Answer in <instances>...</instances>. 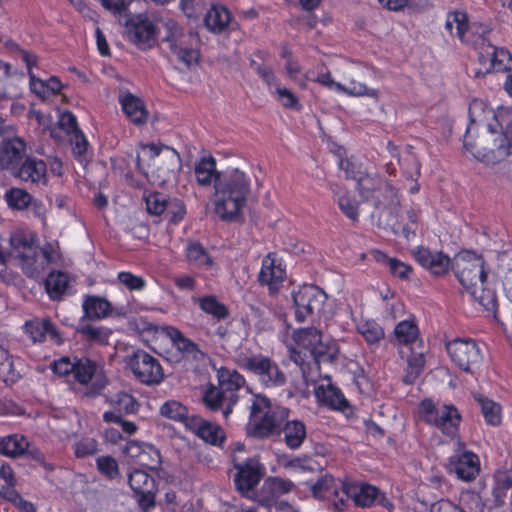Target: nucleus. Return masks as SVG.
Returning a JSON list of instances; mask_svg holds the SVG:
<instances>
[{
    "instance_id": "obj_28",
    "label": "nucleus",
    "mask_w": 512,
    "mask_h": 512,
    "mask_svg": "<svg viewBox=\"0 0 512 512\" xmlns=\"http://www.w3.org/2000/svg\"><path fill=\"white\" fill-rule=\"evenodd\" d=\"M83 318L88 320H101L111 315L112 304L103 297L86 295L82 304Z\"/></svg>"
},
{
    "instance_id": "obj_8",
    "label": "nucleus",
    "mask_w": 512,
    "mask_h": 512,
    "mask_svg": "<svg viewBox=\"0 0 512 512\" xmlns=\"http://www.w3.org/2000/svg\"><path fill=\"white\" fill-rule=\"evenodd\" d=\"M295 318L302 323L309 317L319 315L327 300L326 293L315 285H303L292 293Z\"/></svg>"
},
{
    "instance_id": "obj_37",
    "label": "nucleus",
    "mask_w": 512,
    "mask_h": 512,
    "mask_svg": "<svg viewBox=\"0 0 512 512\" xmlns=\"http://www.w3.org/2000/svg\"><path fill=\"white\" fill-rule=\"evenodd\" d=\"M469 25L466 12L452 11L447 14L445 29L451 36L458 37L461 42L467 40Z\"/></svg>"
},
{
    "instance_id": "obj_13",
    "label": "nucleus",
    "mask_w": 512,
    "mask_h": 512,
    "mask_svg": "<svg viewBox=\"0 0 512 512\" xmlns=\"http://www.w3.org/2000/svg\"><path fill=\"white\" fill-rule=\"evenodd\" d=\"M10 243L13 253L20 259L23 272L28 277L37 278L39 276V268L36 267L38 247L35 242L22 233H16L11 236Z\"/></svg>"
},
{
    "instance_id": "obj_31",
    "label": "nucleus",
    "mask_w": 512,
    "mask_h": 512,
    "mask_svg": "<svg viewBox=\"0 0 512 512\" xmlns=\"http://www.w3.org/2000/svg\"><path fill=\"white\" fill-rule=\"evenodd\" d=\"M283 441L290 449H298L306 439V426L300 420H286L282 429Z\"/></svg>"
},
{
    "instance_id": "obj_49",
    "label": "nucleus",
    "mask_w": 512,
    "mask_h": 512,
    "mask_svg": "<svg viewBox=\"0 0 512 512\" xmlns=\"http://www.w3.org/2000/svg\"><path fill=\"white\" fill-rule=\"evenodd\" d=\"M418 335L419 329L412 320H403L394 329V336L399 344H411L416 341Z\"/></svg>"
},
{
    "instance_id": "obj_45",
    "label": "nucleus",
    "mask_w": 512,
    "mask_h": 512,
    "mask_svg": "<svg viewBox=\"0 0 512 512\" xmlns=\"http://www.w3.org/2000/svg\"><path fill=\"white\" fill-rule=\"evenodd\" d=\"M218 377L219 387L225 394L237 395L236 392L245 384V378L236 370L221 369Z\"/></svg>"
},
{
    "instance_id": "obj_27",
    "label": "nucleus",
    "mask_w": 512,
    "mask_h": 512,
    "mask_svg": "<svg viewBox=\"0 0 512 512\" xmlns=\"http://www.w3.org/2000/svg\"><path fill=\"white\" fill-rule=\"evenodd\" d=\"M196 42V34L183 31L176 40V47H169V49L179 61L189 67L192 63L197 62L199 58L198 51L193 47Z\"/></svg>"
},
{
    "instance_id": "obj_41",
    "label": "nucleus",
    "mask_w": 512,
    "mask_h": 512,
    "mask_svg": "<svg viewBox=\"0 0 512 512\" xmlns=\"http://www.w3.org/2000/svg\"><path fill=\"white\" fill-rule=\"evenodd\" d=\"M475 400L480 406L486 424L490 426H498L501 424V406L498 403L483 395L475 396Z\"/></svg>"
},
{
    "instance_id": "obj_19",
    "label": "nucleus",
    "mask_w": 512,
    "mask_h": 512,
    "mask_svg": "<svg viewBox=\"0 0 512 512\" xmlns=\"http://www.w3.org/2000/svg\"><path fill=\"white\" fill-rule=\"evenodd\" d=\"M495 149H482L476 153L471 151V154L487 165H494L500 162L503 158L512 155V121L509 122L497 138L494 139Z\"/></svg>"
},
{
    "instance_id": "obj_36",
    "label": "nucleus",
    "mask_w": 512,
    "mask_h": 512,
    "mask_svg": "<svg viewBox=\"0 0 512 512\" xmlns=\"http://www.w3.org/2000/svg\"><path fill=\"white\" fill-rule=\"evenodd\" d=\"M219 172L216 169V160L212 156L203 157L194 168L196 181L203 187H209L213 184L215 188V178Z\"/></svg>"
},
{
    "instance_id": "obj_46",
    "label": "nucleus",
    "mask_w": 512,
    "mask_h": 512,
    "mask_svg": "<svg viewBox=\"0 0 512 512\" xmlns=\"http://www.w3.org/2000/svg\"><path fill=\"white\" fill-rule=\"evenodd\" d=\"M485 52L490 60L491 68L497 70H512V54L507 49L498 48L488 43V48Z\"/></svg>"
},
{
    "instance_id": "obj_64",
    "label": "nucleus",
    "mask_w": 512,
    "mask_h": 512,
    "mask_svg": "<svg viewBox=\"0 0 512 512\" xmlns=\"http://www.w3.org/2000/svg\"><path fill=\"white\" fill-rule=\"evenodd\" d=\"M276 94L278 96V100L284 107L297 110L300 109L298 98L291 90L287 89L286 87L277 85Z\"/></svg>"
},
{
    "instance_id": "obj_29",
    "label": "nucleus",
    "mask_w": 512,
    "mask_h": 512,
    "mask_svg": "<svg viewBox=\"0 0 512 512\" xmlns=\"http://www.w3.org/2000/svg\"><path fill=\"white\" fill-rule=\"evenodd\" d=\"M491 27L485 23H470L467 40H464L463 43L472 45L476 50H479V60L483 61L485 58L482 50H486L488 48V43L490 42L489 35L491 33Z\"/></svg>"
},
{
    "instance_id": "obj_56",
    "label": "nucleus",
    "mask_w": 512,
    "mask_h": 512,
    "mask_svg": "<svg viewBox=\"0 0 512 512\" xmlns=\"http://www.w3.org/2000/svg\"><path fill=\"white\" fill-rule=\"evenodd\" d=\"M336 485L335 479L331 475L325 474L311 485V491L315 498H330Z\"/></svg>"
},
{
    "instance_id": "obj_39",
    "label": "nucleus",
    "mask_w": 512,
    "mask_h": 512,
    "mask_svg": "<svg viewBox=\"0 0 512 512\" xmlns=\"http://www.w3.org/2000/svg\"><path fill=\"white\" fill-rule=\"evenodd\" d=\"M230 13L222 6H212L206 13L204 22L212 32H222L230 22Z\"/></svg>"
},
{
    "instance_id": "obj_35",
    "label": "nucleus",
    "mask_w": 512,
    "mask_h": 512,
    "mask_svg": "<svg viewBox=\"0 0 512 512\" xmlns=\"http://www.w3.org/2000/svg\"><path fill=\"white\" fill-rule=\"evenodd\" d=\"M375 259L384 264L392 276L399 278L400 280H410L413 273L411 265L394 257H389L385 252L377 250L374 253Z\"/></svg>"
},
{
    "instance_id": "obj_2",
    "label": "nucleus",
    "mask_w": 512,
    "mask_h": 512,
    "mask_svg": "<svg viewBox=\"0 0 512 512\" xmlns=\"http://www.w3.org/2000/svg\"><path fill=\"white\" fill-rule=\"evenodd\" d=\"M452 270L465 290L486 310L496 307V294L487 287L485 262L473 251H461L454 259Z\"/></svg>"
},
{
    "instance_id": "obj_22",
    "label": "nucleus",
    "mask_w": 512,
    "mask_h": 512,
    "mask_svg": "<svg viewBox=\"0 0 512 512\" xmlns=\"http://www.w3.org/2000/svg\"><path fill=\"white\" fill-rule=\"evenodd\" d=\"M379 505L388 511L394 509L392 501L379 489L367 483L354 482V505L360 507H371Z\"/></svg>"
},
{
    "instance_id": "obj_25",
    "label": "nucleus",
    "mask_w": 512,
    "mask_h": 512,
    "mask_svg": "<svg viewBox=\"0 0 512 512\" xmlns=\"http://www.w3.org/2000/svg\"><path fill=\"white\" fill-rule=\"evenodd\" d=\"M166 334L171 339L173 346L183 354L187 359L200 362L206 357V354L189 338L185 337L183 333L172 326L166 327Z\"/></svg>"
},
{
    "instance_id": "obj_15",
    "label": "nucleus",
    "mask_w": 512,
    "mask_h": 512,
    "mask_svg": "<svg viewBox=\"0 0 512 512\" xmlns=\"http://www.w3.org/2000/svg\"><path fill=\"white\" fill-rule=\"evenodd\" d=\"M412 254L415 261L435 277H443L452 269L451 258L442 251L418 246Z\"/></svg>"
},
{
    "instance_id": "obj_54",
    "label": "nucleus",
    "mask_w": 512,
    "mask_h": 512,
    "mask_svg": "<svg viewBox=\"0 0 512 512\" xmlns=\"http://www.w3.org/2000/svg\"><path fill=\"white\" fill-rule=\"evenodd\" d=\"M199 305L205 313L211 314L217 319H224L228 315L226 306L220 303L214 296L199 298Z\"/></svg>"
},
{
    "instance_id": "obj_1",
    "label": "nucleus",
    "mask_w": 512,
    "mask_h": 512,
    "mask_svg": "<svg viewBox=\"0 0 512 512\" xmlns=\"http://www.w3.org/2000/svg\"><path fill=\"white\" fill-rule=\"evenodd\" d=\"M250 193V178L238 168L220 171L215 178L214 211L223 221H236Z\"/></svg>"
},
{
    "instance_id": "obj_52",
    "label": "nucleus",
    "mask_w": 512,
    "mask_h": 512,
    "mask_svg": "<svg viewBox=\"0 0 512 512\" xmlns=\"http://www.w3.org/2000/svg\"><path fill=\"white\" fill-rule=\"evenodd\" d=\"M357 330L369 344L377 343L384 337L383 328L374 320L360 322Z\"/></svg>"
},
{
    "instance_id": "obj_34",
    "label": "nucleus",
    "mask_w": 512,
    "mask_h": 512,
    "mask_svg": "<svg viewBox=\"0 0 512 512\" xmlns=\"http://www.w3.org/2000/svg\"><path fill=\"white\" fill-rule=\"evenodd\" d=\"M120 103L126 116L134 124H142L147 120V111L141 99L127 92L120 97Z\"/></svg>"
},
{
    "instance_id": "obj_42",
    "label": "nucleus",
    "mask_w": 512,
    "mask_h": 512,
    "mask_svg": "<svg viewBox=\"0 0 512 512\" xmlns=\"http://www.w3.org/2000/svg\"><path fill=\"white\" fill-rule=\"evenodd\" d=\"M357 189L359 190V194L364 195L366 198H368L369 195L381 194L391 196V202L398 203L397 193L393 186L384 183L375 189L372 187V179L369 176L361 177L357 180Z\"/></svg>"
},
{
    "instance_id": "obj_57",
    "label": "nucleus",
    "mask_w": 512,
    "mask_h": 512,
    "mask_svg": "<svg viewBox=\"0 0 512 512\" xmlns=\"http://www.w3.org/2000/svg\"><path fill=\"white\" fill-rule=\"evenodd\" d=\"M159 32L163 34V41L168 43L169 47H176V40L183 32L181 27L173 19H166L161 22Z\"/></svg>"
},
{
    "instance_id": "obj_20",
    "label": "nucleus",
    "mask_w": 512,
    "mask_h": 512,
    "mask_svg": "<svg viewBox=\"0 0 512 512\" xmlns=\"http://www.w3.org/2000/svg\"><path fill=\"white\" fill-rule=\"evenodd\" d=\"M26 156V143L19 137L2 141L0 144V169L11 175Z\"/></svg>"
},
{
    "instance_id": "obj_60",
    "label": "nucleus",
    "mask_w": 512,
    "mask_h": 512,
    "mask_svg": "<svg viewBox=\"0 0 512 512\" xmlns=\"http://www.w3.org/2000/svg\"><path fill=\"white\" fill-rule=\"evenodd\" d=\"M99 472L109 479H114L119 475L117 461L112 456H101L96 460Z\"/></svg>"
},
{
    "instance_id": "obj_30",
    "label": "nucleus",
    "mask_w": 512,
    "mask_h": 512,
    "mask_svg": "<svg viewBox=\"0 0 512 512\" xmlns=\"http://www.w3.org/2000/svg\"><path fill=\"white\" fill-rule=\"evenodd\" d=\"M185 256L187 262L197 269L209 270L213 267V258L198 241L189 240L187 242Z\"/></svg>"
},
{
    "instance_id": "obj_21",
    "label": "nucleus",
    "mask_w": 512,
    "mask_h": 512,
    "mask_svg": "<svg viewBox=\"0 0 512 512\" xmlns=\"http://www.w3.org/2000/svg\"><path fill=\"white\" fill-rule=\"evenodd\" d=\"M12 176L23 182L46 185L47 166L43 160L26 155Z\"/></svg>"
},
{
    "instance_id": "obj_6",
    "label": "nucleus",
    "mask_w": 512,
    "mask_h": 512,
    "mask_svg": "<svg viewBox=\"0 0 512 512\" xmlns=\"http://www.w3.org/2000/svg\"><path fill=\"white\" fill-rule=\"evenodd\" d=\"M142 149L148 153L151 162L148 164L149 170H145L138 156L136 165L140 171L146 176L151 175L158 184H165L175 179L181 169V158L176 150L153 143L143 145Z\"/></svg>"
},
{
    "instance_id": "obj_23",
    "label": "nucleus",
    "mask_w": 512,
    "mask_h": 512,
    "mask_svg": "<svg viewBox=\"0 0 512 512\" xmlns=\"http://www.w3.org/2000/svg\"><path fill=\"white\" fill-rule=\"evenodd\" d=\"M314 394L319 403L333 410L343 411L349 407V401L344 397L341 390L331 383L329 377L315 386Z\"/></svg>"
},
{
    "instance_id": "obj_51",
    "label": "nucleus",
    "mask_w": 512,
    "mask_h": 512,
    "mask_svg": "<svg viewBox=\"0 0 512 512\" xmlns=\"http://www.w3.org/2000/svg\"><path fill=\"white\" fill-rule=\"evenodd\" d=\"M425 365V357L422 353H412L407 360V368L403 376L405 384H413L421 375Z\"/></svg>"
},
{
    "instance_id": "obj_63",
    "label": "nucleus",
    "mask_w": 512,
    "mask_h": 512,
    "mask_svg": "<svg viewBox=\"0 0 512 512\" xmlns=\"http://www.w3.org/2000/svg\"><path fill=\"white\" fill-rule=\"evenodd\" d=\"M74 451L78 458L93 455L97 451V441L93 438H83L74 445Z\"/></svg>"
},
{
    "instance_id": "obj_33",
    "label": "nucleus",
    "mask_w": 512,
    "mask_h": 512,
    "mask_svg": "<svg viewBox=\"0 0 512 512\" xmlns=\"http://www.w3.org/2000/svg\"><path fill=\"white\" fill-rule=\"evenodd\" d=\"M293 487L294 484L289 480L279 477L268 478L262 486V502L268 506L278 497L290 492Z\"/></svg>"
},
{
    "instance_id": "obj_4",
    "label": "nucleus",
    "mask_w": 512,
    "mask_h": 512,
    "mask_svg": "<svg viewBox=\"0 0 512 512\" xmlns=\"http://www.w3.org/2000/svg\"><path fill=\"white\" fill-rule=\"evenodd\" d=\"M290 410L273 403L268 397L258 395L250 411L248 432L257 439L280 436Z\"/></svg>"
},
{
    "instance_id": "obj_40",
    "label": "nucleus",
    "mask_w": 512,
    "mask_h": 512,
    "mask_svg": "<svg viewBox=\"0 0 512 512\" xmlns=\"http://www.w3.org/2000/svg\"><path fill=\"white\" fill-rule=\"evenodd\" d=\"M77 332L82 338L90 343L106 345L112 335V330L104 326H94L92 324H84L77 328Z\"/></svg>"
},
{
    "instance_id": "obj_38",
    "label": "nucleus",
    "mask_w": 512,
    "mask_h": 512,
    "mask_svg": "<svg viewBox=\"0 0 512 512\" xmlns=\"http://www.w3.org/2000/svg\"><path fill=\"white\" fill-rule=\"evenodd\" d=\"M69 286V277L65 272L52 271L45 280V289L52 300H60Z\"/></svg>"
},
{
    "instance_id": "obj_32",
    "label": "nucleus",
    "mask_w": 512,
    "mask_h": 512,
    "mask_svg": "<svg viewBox=\"0 0 512 512\" xmlns=\"http://www.w3.org/2000/svg\"><path fill=\"white\" fill-rule=\"evenodd\" d=\"M30 444L25 436L15 433L0 440V454L9 458H19L28 450Z\"/></svg>"
},
{
    "instance_id": "obj_11",
    "label": "nucleus",
    "mask_w": 512,
    "mask_h": 512,
    "mask_svg": "<svg viewBox=\"0 0 512 512\" xmlns=\"http://www.w3.org/2000/svg\"><path fill=\"white\" fill-rule=\"evenodd\" d=\"M122 24L126 27L127 39L139 49L146 50L153 47L156 27L147 16L139 14L126 17Z\"/></svg>"
},
{
    "instance_id": "obj_59",
    "label": "nucleus",
    "mask_w": 512,
    "mask_h": 512,
    "mask_svg": "<svg viewBox=\"0 0 512 512\" xmlns=\"http://www.w3.org/2000/svg\"><path fill=\"white\" fill-rule=\"evenodd\" d=\"M101 3L105 9L120 17L121 24L126 20V17L131 16L128 14L131 0H101Z\"/></svg>"
},
{
    "instance_id": "obj_7",
    "label": "nucleus",
    "mask_w": 512,
    "mask_h": 512,
    "mask_svg": "<svg viewBox=\"0 0 512 512\" xmlns=\"http://www.w3.org/2000/svg\"><path fill=\"white\" fill-rule=\"evenodd\" d=\"M420 416L428 425L439 429L442 434L455 438L458 436L462 416L453 404H436L430 399L421 401Z\"/></svg>"
},
{
    "instance_id": "obj_3",
    "label": "nucleus",
    "mask_w": 512,
    "mask_h": 512,
    "mask_svg": "<svg viewBox=\"0 0 512 512\" xmlns=\"http://www.w3.org/2000/svg\"><path fill=\"white\" fill-rule=\"evenodd\" d=\"M296 348L291 351V360L297 364L306 384H316L317 379L312 373V366L319 368L321 363H331L335 356L331 347L322 340L321 332L314 328H301L294 332Z\"/></svg>"
},
{
    "instance_id": "obj_16",
    "label": "nucleus",
    "mask_w": 512,
    "mask_h": 512,
    "mask_svg": "<svg viewBox=\"0 0 512 512\" xmlns=\"http://www.w3.org/2000/svg\"><path fill=\"white\" fill-rule=\"evenodd\" d=\"M187 429L206 444L215 447H223L226 441V433L219 424L196 414L187 420Z\"/></svg>"
},
{
    "instance_id": "obj_44",
    "label": "nucleus",
    "mask_w": 512,
    "mask_h": 512,
    "mask_svg": "<svg viewBox=\"0 0 512 512\" xmlns=\"http://www.w3.org/2000/svg\"><path fill=\"white\" fill-rule=\"evenodd\" d=\"M106 401L119 413L132 414L138 410L136 399L129 393L120 391L107 397Z\"/></svg>"
},
{
    "instance_id": "obj_53",
    "label": "nucleus",
    "mask_w": 512,
    "mask_h": 512,
    "mask_svg": "<svg viewBox=\"0 0 512 512\" xmlns=\"http://www.w3.org/2000/svg\"><path fill=\"white\" fill-rule=\"evenodd\" d=\"M5 199L10 207L18 210L27 208L32 202L31 195L22 188H11L5 193Z\"/></svg>"
},
{
    "instance_id": "obj_17",
    "label": "nucleus",
    "mask_w": 512,
    "mask_h": 512,
    "mask_svg": "<svg viewBox=\"0 0 512 512\" xmlns=\"http://www.w3.org/2000/svg\"><path fill=\"white\" fill-rule=\"evenodd\" d=\"M237 470L234 482L237 490L246 495L252 491L264 475V468L255 458H249L243 463L234 464Z\"/></svg>"
},
{
    "instance_id": "obj_9",
    "label": "nucleus",
    "mask_w": 512,
    "mask_h": 512,
    "mask_svg": "<svg viewBox=\"0 0 512 512\" xmlns=\"http://www.w3.org/2000/svg\"><path fill=\"white\" fill-rule=\"evenodd\" d=\"M446 351L451 361L465 372H473L482 362L480 346L469 338H455L446 343Z\"/></svg>"
},
{
    "instance_id": "obj_10",
    "label": "nucleus",
    "mask_w": 512,
    "mask_h": 512,
    "mask_svg": "<svg viewBox=\"0 0 512 512\" xmlns=\"http://www.w3.org/2000/svg\"><path fill=\"white\" fill-rule=\"evenodd\" d=\"M128 365L136 379L142 384L157 385L164 378V371L158 359L144 350L133 352L129 357Z\"/></svg>"
},
{
    "instance_id": "obj_24",
    "label": "nucleus",
    "mask_w": 512,
    "mask_h": 512,
    "mask_svg": "<svg viewBox=\"0 0 512 512\" xmlns=\"http://www.w3.org/2000/svg\"><path fill=\"white\" fill-rule=\"evenodd\" d=\"M237 400L238 395L225 394L219 386H210L203 396L205 406L211 411L222 410L224 418L230 415Z\"/></svg>"
},
{
    "instance_id": "obj_43",
    "label": "nucleus",
    "mask_w": 512,
    "mask_h": 512,
    "mask_svg": "<svg viewBox=\"0 0 512 512\" xmlns=\"http://www.w3.org/2000/svg\"><path fill=\"white\" fill-rule=\"evenodd\" d=\"M351 484L339 481V485L331 492V501L335 512H350L352 498L350 495Z\"/></svg>"
},
{
    "instance_id": "obj_55",
    "label": "nucleus",
    "mask_w": 512,
    "mask_h": 512,
    "mask_svg": "<svg viewBox=\"0 0 512 512\" xmlns=\"http://www.w3.org/2000/svg\"><path fill=\"white\" fill-rule=\"evenodd\" d=\"M18 379V373H16L13 362L8 355V351L3 347L0 342V380L5 383L15 382Z\"/></svg>"
},
{
    "instance_id": "obj_47",
    "label": "nucleus",
    "mask_w": 512,
    "mask_h": 512,
    "mask_svg": "<svg viewBox=\"0 0 512 512\" xmlns=\"http://www.w3.org/2000/svg\"><path fill=\"white\" fill-rule=\"evenodd\" d=\"M512 488V470L503 471L495 475L492 495L496 505L505 502L507 492Z\"/></svg>"
},
{
    "instance_id": "obj_48",
    "label": "nucleus",
    "mask_w": 512,
    "mask_h": 512,
    "mask_svg": "<svg viewBox=\"0 0 512 512\" xmlns=\"http://www.w3.org/2000/svg\"><path fill=\"white\" fill-rule=\"evenodd\" d=\"M96 371V362L89 358H80L74 362L73 377L80 384L89 383L95 376Z\"/></svg>"
},
{
    "instance_id": "obj_61",
    "label": "nucleus",
    "mask_w": 512,
    "mask_h": 512,
    "mask_svg": "<svg viewBox=\"0 0 512 512\" xmlns=\"http://www.w3.org/2000/svg\"><path fill=\"white\" fill-rule=\"evenodd\" d=\"M215 334L219 337L222 347L228 352L235 350L239 345V338L233 331L225 326H219Z\"/></svg>"
},
{
    "instance_id": "obj_12",
    "label": "nucleus",
    "mask_w": 512,
    "mask_h": 512,
    "mask_svg": "<svg viewBox=\"0 0 512 512\" xmlns=\"http://www.w3.org/2000/svg\"><path fill=\"white\" fill-rule=\"evenodd\" d=\"M128 484L134 492L139 507L144 512L155 507L157 486L152 476L143 470H134L128 476Z\"/></svg>"
},
{
    "instance_id": "obj_58",
    "label": "nucleus",
    "mask_w": 512,
    "mask_h": 512,
    "mask_svg": "<svg viewBox=\"0 0 512 512\" xmlns=\"http://www.w3.org/2000/svg\"><path fill=\"white\" fill-rule=\"evenodd\" d=\"M147 211L153 215L165 213L168 196L161 192H154L146 197Z\"/></svg>"
},
{
    "instance_id": "obj_14",
    "label": "nucleus",
    "mask_w": 512,
    "mask_h": 512,
    "mask_svg": "<svg viewBox=\"0 0 512 512\" xmlns=\"http://www.w3.org/2000/svg\"><path fill=\"white\" fill-rule=\"evenodd\" d=\"M465 444L458 442V449L449 458L450 470L464 481H472L480 472V460L477 454L464 449Z\"/></svg>"
},
{
    "instance_id": "obj_5",
    "label": "nucleus",
    "mask_w": 512,
    "mask_h": 512,
    "mask_svg": "<svg viewBox=\"0 0 512 512\" xmlns=\"http://www.w3.org/2000/svg\"><path fill=\"white\" fill-rule=\"evenodd\" d=\"M238 367L252 374L257 382L269 391L284 387L287 383L285 373L270 357L261 353L240 352L234 357Z\"/></svg>"
},
{
    "instance_id": "obj_62",
    "label": "nucleus",
    "mask_w": 512,
    "mask_h": 512,
    "mask_svg": "<svg viewBox=\"0 0 512 512\" xmlns=\"http://www.w3.org/2000/svg\"><path fill=\"white\" fill-rule=\"evenodd\" d=\"M165 213L169 216V220L173 223L181 221L186 214L183 202L177 198L168 197Z\"/></svg>"
},
{
    "instance_id": "obj_26",
    "label": "nucleus",
    "mask_w": 512,
    "mask_h": 512,
    "mask_svg": "<svg viewBox=\"0 0 512 512\" xmlns=\"http://www.w3.org/2000/svg\"><path fill=\"white\" fill-rule=\"evenodd\" d=\"M286 271L271 253L262 261V267L259 273L261 284L268 285L270 290H275L277 286L284 281Z\"/></svg>"
},
{
    "instance_id": "obj_50",
    "label": "nucleus",
    "mask_w": 512,
    "mask_h": 512,
    "mask_svg": "<svg viewBox=\"0 0 512 512\" xmlns=\"http://www.w3.org/2000/svg\"><path fill=\"white\" fill-rule=\"evenodd\" d=\"M160 414L171 420L180 421L187 428V420L191 417L188 409L176 400L166 401L160 408Z\"/></svg>"
},
{
    "instance_id": "obj_18",
    "label": "nucleus",
    "mask_w": 512,
    "mask_h": 512,
    "mask_svg": "<svg viewBox=\"0 0 512 512\" xmlns=\"http://www.w3.org/2000/svg\"><path fill=\"white\" fill-rule=\"evenodd\" d=\"M468 113L470 123L466 129V134L470 133L474 124L485 126L491 134L497 133L498 129L501 132L504 131L496 113L484 100L473 99L469 105Z\"/></svg>"
}]
</instances>
